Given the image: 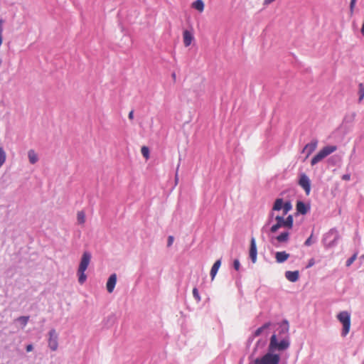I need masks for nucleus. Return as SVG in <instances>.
Segmentation results:
<instances>
[{"mask_svg":"<svg viewBox=\"0 0 364 364\" xmlns=\"http://www.w3.org/2000/svg\"><path fill=\"white\" fill-rule=\"evenodd\" d=\"M289 233L288 232H284L276 237V240L279 242H286L289 240Z\"/></svg>","mask_w":364,"mask_h":364,"instance_id":"obj_20","label":"nucleus"},{"mask_svg":"<svg viewBox=\"0 0 364 364\" xmlns=\"http://www.w3.org/2000/svg\"><path fill=\"white\" fill-rule=\"evenodd\" d=\"M172 77H173V80H176V74H175V73H172Z\"/></svg>","mask_w":364,"mask_h":364,"instance_id":"obj_41","label":"nucleus"},{"mask_svg":"<svg viewBox=\"0 0 364 364\" xmlns=\"http://www.w3.org/2000/svg\"><path fill=\"white\" fill-rule=\"evenodd\" d=\"M141 154L143 155V156L144 158H146V159H149V149L147 147V146H142L141 147Z\"/></svg>","mask_w":364,"mask_h":364,"instance_id":"obj_27","label":"nucleus"},{"mask_svg":"<svg viewBox=\"0 0 364 364\" xmlns=\"http://www.w3.org/2000/svg\"><path fill=\"white\" fill-rule=\"evenodd\" d=\"M337 150L336 146H326L322 148L311 159V164L314 166L324 158Z\"/></svg>","mask_w":364,"mask_h":364,"instance_id":"obj_2","label":"nucleus"},{"mask_svg":"<svg viewBox=\"0 0 364 364\" xmlns=\"http://www.w3.org/2000/svg\"><path fill=\"white\" fill-rule=\"evenodd\" d=\"M314 264H315L314 259L311 258V259H309L308 264L306 265V268H310V267H313L314 265Z\"/></svg>","mask_w":364,"mask_h":364,"instance_id":"obj_35","label":"nucleus"},{"mask_svg":"<svg viewBox=\"0 0 364 364\" xmlns=\"http://www.w3.org/2000/svg\"><path fill=\"white\" fill-rule=\"evenodd\" d=\"M289 257V254L287 253L285 251L277 252L275 254V259L278 263L284 262Z\"/></svg>","mask_w":364,"mask_h":364,"instance_id":"obj_15","label":"nucleus"},{"mask_svg":"<svg viewBox=\"0 0 364 364\" xmlns=\"http://www.w3.org/2000/svg\"><path fill=\"white\" fill-rule=\"evenodd\" d=\"M286 278L291 282H295L299 279V271H287L285 273Z\"/></svg>","mask_w":364,"mask_h":364,"instance_id":"obj_14","label":"nucleus"},{"mask_svg":"<svg viewBox=\"0 0 364 364\" xmlns=\"http://www.w3.org/2000/svg\"><path fill=\"white\" fill-rule=\"evenodd\" d=\"M174 240V237L172 235H169L167 241V247H169L172 245Z\"/></svg>","mask_w":364,"mask_h":364,"instance_id":"obj_32","label":"nucleus"},{"mask_svg":"<svg viewBox=\"0 0 364 364\" xmlns=\"http://www.w3.org/2000/svg\"><path fill=\"white\" fill-rule=\"evenodd\" d=\"M253 364H259V363H257V360H255L254 361V363H253Z\"/></svg>","mask_w":364,"mask_h":364,"instance_id":"obj_42","label":"nucleus"},{"mask_svg":"<svg viewBox=\"0 0 364 364\" xmlns=\"http://www.w3.org/2000/svg\"><path fill=\"white\" fill-rule=\"evenodd\" d=\"M284 215H277L275 217L276 224L273 225L270 229L272 232H276L281 228L291 229L293 227L294 218L291 215L284 218Z\"/></svg>","mask_w":364,"mask_h":364,"instance_id":"obj_1","label":"nucleus"},{"mask_svg":"<svg viewBox=\"0 0 364 364\" xmlns=\"http://www.w3.org/2000/svg\"><path fill=\"white\" fill-rule=\"evenodd\" d=\"M342 179L344 181H349L350 179V174H344L342 176Z\"/></svg>","mask_w":364,"mask_h":364,"instance_id":"obj_37","label":"nucleus"},{"mask_svg":"<svg viewBox=\"0 0 364 364\" xmlns=\"http://www.w3.org/2000/svg\"><path fill=\"white\" fill-rule=\"evenodd\" d=\"M114 318H115L114 315V314H112V315H110V316L108 317V321H114Z\"/></svg>","mask_w":364,"mask_h":364,"instance_id":"obj_40","label":"nucleus"},{"mask_svg":"<svg viewBox=\"0 0 364 364\" xmlns=\"http://www.w3.org/2000/svg\"><path fill=\"white\" fill-rule=\"evenodd\" d=\"M257 245L255 238H252L250 241V257L253 263H255L257 261Z\"/></svg>","mask_w":364,"mask_h":364,"instance_id":"obj_11","label":"nucleus"},{"mask_svg":"<svg viewBox=\"0 0 364 364\" xmlns=\"http://www.w3.org/2000/svg\"><path fill=\"white\" fill-rule=\"evenodd\" d=\"M357 258V254H354L351 257H350L347 262H346V266L347 267H349L350 266L353 262Z\"/></svg>","mask_w":364,"mask_h":364,"instance_id":"obj_29","label":"nucleus"},{"mask_svg":"<svg viewBox=\"0 0 364 364\" xmlns=\"http://www.w3.org/2000/svg\"><path fill=\"white\" fill-rule=\"evenodd\" d=\"M85 272V270L77 269L78 282L80 284H84L87 279V276Z\"/></svg>","mask_w":364,"mask_h":364,"instance_id":"obj_21","label":"nucleus"},{"mask_svg":"<svg viewBox=\"0 0 364 364\" xmlns=\"http://www.w3.org/2000/svg\"><path fill=\"white\" fill-rule=\"evenodd\" d=\"M194 41L193 33L189 31H183V45L185 46H189Z\"/></svg>","mask_w":364,"mask_h":364,"instance_id":"obj_13","label":"nucleus"},{"mask_svg":"<svg viewBox=\"0 0 364 364\" xmlns=\"http://www.w3.org/2000/svg\"><path fill=\"white\" fill-rule=\"evenodd\" d=\"M289 346V342L288 340L283 339L281 341L278 342L277 339V336L275 334H273L270 338L268 350L272 353L276 350H284L287 349Z\"/></svg>","mask_w":364,"mask_h":364,"instance_id":"obj_3","label":"nucleus"},{"mask_svg":"<svg viewBox=\"0 0 364 364\" xmlns=\"http://www.w3.org/2000/svg\"><path fill=\"white\" fill-rule=\"evenodd\" d=\"M259 364H279L280 361V357L277 354H274L272 352L268 351L264 355L260 358H257Z\"/></svg>","mask_w":364,"mask_h":364,"instance_id":"obj_6","label":"nucleus"},{"mask_svg":"<svg viewBox=\"0 0 364 364\" xmlns=\"http://www.w3.org/2000/svg\"><path fill=\"white\" fill-rule=\"evenodd\" d=\"M4 23V20L3 18H0V46L2 44L3 41V24Z\"/></svg>","mask_w":364,"mask_h":364,"instance_id":"obj_28","label":"nucleus"},{"mask_svg":"<svg viewBox=\"0 0 364 364\" xmlns=\"http://www.w3.org/2000/svg\"><path fill=\"white\" fill-rule=\"evenodd\" d=\"M77 222L80 224H83L85 222V215L84 212L80 211L77 213Z\"/></svg>","mask_w":364,"mask_h":364,"instance_id":"obj_25","label":"nucleus"},{"mask_svg":"<svg viewBox=\"0 0 364 364\" xmlns=\"http://www.w3.org/2000/svg\"><path fill=\"white\" fill-rule=\"evenodd\" d=\"M358 94H359V102H361L364 98V85L360 83L358 85Z\"/></svg>","mask_w":364,"mask_h":364,"instance_id":"obj_24","label":"nucleus"},{"mask_svg":"<svg viewBox=\"0 0 364 364\" xmlns=\"http://www.w3.org/2000/svg\"><path fill=\"white\" fill-rule=\"evenodd\" d=\"M292 208V205L290 201L284 202L283 199L277 198L275 200L272 207V211H279L282 210L283 215H286L289 211Z\"/></svg>","mask_w":364,"mask_h":364,"instance_id":"obj_5","label":"nucleus"},{"mask_svg":"<svg viewBox=\"0 0 364 364\" xmlns=\"http://www.w3.org/2000/svg\"><path fill=\"white\" fill-rule=\"evenodd\" d=\"M271 323H264L263 326H262L261 327L258 328L254 333V336H259V335L262 334V333L267 329L269 326H270Z\"/></svg>","mask_w":364,"mask_h":364,"instance_id":"obj_22","label":"nucleus"},{"mask_svg":"<svg viewBox=\"0 0 364 364\" xmlns=\"http://www.w3.org/2000/svg\"><path fill=\"white\" fill-rule=\"evenodd\" d=\"M117 284V274L115 273L112 274L107 282V290L109 293H112Z\"/></svg>","mask_w":364,"mask_h":364,"instance_id":"obj_12","label":"nucleus"},{"mask_svg":"<svg viewBox=\"0 0 364 364\" xmlns=\"http://www.w3.org/2000/svg\"><path fill=\"white\" fill-rule=\"evenodd\" d=\"M233 266L235 270L238 271L240 269V264L238 259L234 260Z\"/></svg>","mask_w":364,"mask_h":364,"instance_id":"obj_33","label":"nucleus"},{"mask_svg":"<svg viewBox=\"0 0 364 364\" xmlns=\"http://www.w3.org/2000/svg\"><path fill=\"white\" fill-rule=\"evenodd\" d=\"M91 258H92L91 253L88 251H85L82 253L78 269L86 271V269H87L88 265L90 262Z\"/></svg>","mask_w":364,"mask_h":364,"instance_id":"obj_9","label":"nucleus"},{"mask_svg":"<svg viewBox=\"0 0 364 364\" xmlns=\"http://www.w3.org/2000/svg\"><path fill=\"white\" fill-rule=\"evenodd\" d=\"M128 117L129 119H134V110L130 111V112L129 113Z\"/></svg>","mask_w":364,"mask_h":364,"instance_id":"obj_38","label":"nucleus"},{"mask_svg":"<svg viewBox=\"0 0 364 364\" xmlns=\"http://www.w3.org/2000/svg\"><path fill=\"white\" fill-rule=\"evenodd\" d=\"M309 208L306 205V204L302 201H298L296 203V210L302 214L304 215L308 212Z\"/></svg>","mask_w":364,"mask_h":364,"instance_id":"obj_17","label":"nucleus"},{"mask_svg":"<svg viewBox=\"0 0 364 364\" xmlns=\"http://www.w3.org/2000/svg\"><path fill=\"white\" fill-rule=\"evenodd\" d=\"M312 237H313V235L311 234L310 235V237L305 241V242H304L305 245L310 246L313 243Z\"/></svg>","mask_w":364,"mask_h":364,"instance_id":"obj_34","label":"nucleus"},{"mask_svg":"<svg viewBox=\"0 0 364 364\" xmlns=\"http://www.w3.org/2000/svg\"><path fill=\"white\" fill-rule=\"evenodd\" d=\"M337 318L343 324L341 335L345 337L350 328V315L348 311H341L337 315Z\"/></svg>","mask_w":364,"mask_h":364,"instance_id":"obj_4","label":"nucleus"},{"mask_svg":"<svg viewBox=\"0 0 364 364\" xmlns=\"http://www.w3.org/2000/svg\"><path fill=\"white\" fill-rule=\"evenodd\" d=\"M28 157L31 164H35L38 160V157L33 149H30L28 151Z\"/></svg>","mask_w":364,"mask_h":364,"instance_id":"obj_19","label":"nucleus"},{"mask_svg":"<svg viewBox=\"0 0 364 364\" xmlns=\"http://www.w3.org/2000/svg\"><path fill=\"white\" fill-rule=\"evenodd\" d=\"M299 185L304 188L307 196L309 195L311 191V181L305 173L300 174Z\"/></svg>","mask_w":364,"mask_h":364,"instance_id":"obj_8","label":"nucleus"},{"mask_svg":"<svg viewBox=\"0 0 364 364\" xmlns=\"http://www.w3.org/2000/svg\"><path fill=\"white\" fill-rule=\"evenodd\" d=\"M178 169H179V164L178 165L177 169H176V181H178Z\"/></svg>","mask_w":364,"mask_h":364,"instance_id":"obj_39","label":"nucleus"},{"mask_svg":"<svg viewBox=\"0 0 364 364\" xmlns=\"http://www.w3.org/2000/svg\"><path fill=\"white\" fill-rule=\"evenodd\" d=\"M356 1H357V0H351L350 1V11L351 14H353V12H354V9H355V6Z\"/></svg>","mask_w":364,"mask_h":364,"instance_id":"obj_30","label":"nucleus"},{"mask_svg":"<svg viewBox=\"0 0 364 364\" xmlns=\"http://www.w3.org/2000/svg\"><path fill=\"white\" fill-rule=\"evenodd\" d=\"M33 346L32 344H28L26 347V350L27 352H31L33 350Z\"/></svg>","mask_w":364,"mask_h":364,"instance_id":"obj_36","label":"nucleus"},{"mask_svg":"<svg viewBox=\"0 0 364 364\" xmlns=\"http://www.w3.org/2000/svg\"><path fill=\"white\" fill-rule=\"evenodd\" d=\"M6 152L3 147H0V168L2 166V165L4 164L6 161Z\"/></svg>","mask_w":364,"mask_h":364,"instance_id":"obj_23","label":"nucleus"},{"mask_svg":"<svg viewBox=\"0 0 364 364\" xmlns=\"http://www.w3.org/2000/svg\"><path fill=\"white\" fill-rule=\"evenodd\" d=\"M221 265V259H218L213 265L211 270H210V276L212 278V280L214 279L215 275L217 274V272Z\"/></svg>","mask_w":364,"mask_h":364,"instance_id":"obj_16","label":"nucleus"},{"mask_svg":"<svg viewBox=\"0 0 364 364\" xmlns=\"http://www.w3.org/2000/svg\"><path fill=\"white\" fill-rule=\"evenodd\" d=\"M48 346L52 351L57 350L58 348V334L55 328L48 332Z\"/></svg>","mask_w":364,"mask_h":364,"instance_id":"obj_7","label":"nucleus"},{"mask_svg":"<svg viewBox=\"0 0 364 364\" xmlns=\"http://www.w3.org/2000/svg\"><path fill=\"white\" fill-rule=\"evenodd\" d=\"M193 296L196 298V299L199 301L200 300V297L199 296V293H198V291L196 288H194L193 289Z\"/></svg>","mask_w":364,"mask_h":364,"instance_id":"obj_31","label":"nucleus"},{"mask_svg":"<svg viewBox=\"0 0 364 364\" xmlns=\"http://www.w3.org/2000/svg\"><path fill=\"white\" fill-rule=\"evenodd\" d=\"M317 145L318 141L316 139L306 144L302 150V153H306V159H307L316 150Z\"/></svg>","mask_w":364,"mask_h":364,"instance_id":"obj_10","label":"nucleus"},{"mask_svg":"<svg viewBox=\"0 0 364 364\" xmlns=\"http://www.w3.org/2000/svg\"><path fill=\"white\" fill-rule=\"evenodd\" d=\"M192 7L200 13H202L204 11L205 4L202 0H196L193 2Z\"/></svg>","mask_w":364,"mask_h":364,"instance_id":"obj_18","label":"nucleus"},{"mask_svg":"<svg viewBox=\"0 0 364 364\" xmlns=\"http://www.w3.org/2000/svg\"><path fill=\"white\" fill-rule=\"evenodd\" d=\"M29 320V316H22L18 318V321L23 326H26Z\"/></svg>","mask_w":364,"mask_h":364,"instance_id":"obj_26","label":"nucleus"}]
</instances>
